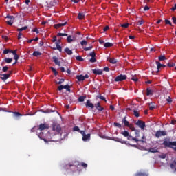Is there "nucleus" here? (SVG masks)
<instances>
[{"instance_id":"f257e3e1","label":"nucleus","mask_w":176,"mask_h":176,"mask_svg":"<svg viewBox=\"0 0 176 176\" xmlns=\"http://www.w3.org/2000/svg\"><path fill=\"white\" fill-rule=\"evenodd\" d=\"M61 135V126L57 123L52 124V129L51 131H49L47 134V138L50 141L56 142L58 141L57 139V135Z\"/></svg>"},{"instance_id":"f03ea898","label":"nucleus","mask_w":176,"mask_h":176,"mask_svg":"<svg viewBox=\"0 0 176 176\" xmlns=\"http://www.w3.org/2000/svg\"><path fill=\"white\" fill-rule=\"evenodd\" d=\"M162 145H164L165 148H170L173 151H176V141L170 142L168 140H164Z\"/></svg>"},{"instance_id":"7ed1b4c3","label":"nucleus","mask_w":176,"mask_h":176,"mask_svg":"<svg viewBox=\"0 0 176 176\" xmlns=\"http://www.w3.org/2000/svg\"><path fill=\"white\" fill-rule=\"evenodd\" d=\"M12 72L9 71L8 74H0L1 75L0 79H1V80L5 82L6 80H7V79H9V78H10V75H12Z\"/></svg>"},{"instance_id":"20e7f679","label":"nucleus","mask_w":176,"mask_h":176,"mask_svg":"<svg viewBox=\"0 0 176 176\" xmlns=\"http://www.w3.org/2000/svg\"><path fill=\"white\" fill-rule=\"evenodd\" d=\"M73 166H74V167H78V166H81L82 167H83L84 168H87V164L85 163V162H82V163H79L78 162H75L74 165L69 164V167H73Z\"/></svg>"},{"instance_id":"39448f33","label":"nucleus","mask_w":176,"mask_h":176,"mask_svg":"<svg viewBox=\"0 0 176 176\" xmlns=\"http://www.w3.org/2000/svg\"><path fill=\"white\" fill-rule=\"evenodd\" d=\"M126 79H127V76L120 74L114 80L115 82H123V80H126Z\"/></svg>"},{"instance_id":"423d86ee","label":"nucleus","mask_w":176,"mask_h":176,"mask_svg":"<svg viewBox=\"0 0 176 176\" xmlns=\"http://www.w3.org/2000/svg\"><path fill=\"white\" fill-rule=\"evenodd\" d=\"M166 135H167L166 131H157L155 133L156 138H160V137H164Z\"/></svg>"},{"instance_id":"0eeeda50","label":"nucleus","mask_w":176,"mask_h":176,"mask_svg":"<svg viewBox=\"0 0 176 176\" xmlns=\"http://www.w3.org/2000/svg\"><path fill=\"white\" fill-rule=\"evenodd\" d=\"M136 126H138V127H140L141 129V130H145V122H143L142 120H138L136 123H135Z\"/></svg>"},{"instance_id":"6e6552de","label":"nucleus","mask_w":176,"mask_h":176,"mask_svg":"<svg viewBox=\"0 0 176 176\" xmlns=\"http://www.w3.org/2000/svg\"><path fill=\"white\" fill-rule=\"evenodd\" d=\"M6 19H8L7 21V24H8V25H12L13 23L14 22V16L8 15Z\"/></svg>"},{"instance_id":"1a4fd4ad","label":"nucleus","mask_w":176,"mask_h":176,"mask_svg":"<svg viewBox=\"0 0 176 176\" xmlns=\"http://www.w3.org/2000/svg\"><path fill=\"white\" fill-rule=\"evenodd\" d=\"M67 41L68 43H71L72 42H75V41H76V36H75V35H73V36L69 35L67 38Z\"/></svg>"},{"instance_id":"9d476101","label":"nucleus","mask_w":176,"mask_h":176,"mask_svg":"<svg viewBox=\"0 0 176 176\" xmlns=\"http://www.w3.org/2000/svg\"><path fill=\"white\" fill-rule=\"evenodd\" d=\"M46 129H49V124H41L39 125L38 130H40V131H43V130H46Z\"/></svg>"},{"instance_id":"9b49d317","label":"nucleus","mask_w":176,"mask_h":176,"mask_svg":"<svg viewBox=\"0 0 176 176\" xmlns=\"http://www.w3.org/2000/svg\"><path fill=\"white\" fill-rule=\"evenodd\" d=\"M156 65H157V72H160V68H165L166 65H163L160 63L159 61H156Z\"/></svg>"},{"instance_id":"f8f14e48","label":"nucleus","mask_w":176,"mask_h":176,"mask_svg":"<svg viewBox=\"0 0 176 176\" xmlns=\"http://www.w3.org/2000/svg\"><path fill=\"white\" fill-rule=\"evenodd\" d=\"M113 141H116V142H120V144H126V142L120 139L119 138H113L111 139Z\"/></svg>"},{"instance_id":"ddd939ff","label":"nucleus","mask_w":176,"mask_h":176,"mask_svg":"<svg viewBox=\"0 0 176 176\" xmlns=\"http://www.w3.org/2000/svg\"><path fill=\"white\" fill-rule=\"evenodd\" d=\"M93 74L95 75H102V70L101 69H95L92 70Z\"/></svg>"},{"instance_id":"4468645a","label":"nucleus","mask_w":176,"mask_h":176,"mask_svg":"<svg viewBox=\"0 0 176 176\" xmlns=\"http://www.w3.org/2000/svg\"><path fill=\"white\" fill-rule=\"evenodd\" d=\"M85 106L87 108H91V109H93V108H94V104L91 103L90 100H87Z\"/></svg>"},{"instance_id":"2eb2a0df","label":"nucleus","mask_w":176,"mask_h":176,"mask_svg":"<svg viewBox=\"0 0 176 176\" xmlns=\"http://www.w3.org/2000/svg\"><path fill=\"white\" fill-rule=\"evenodd\" d=\"M149 173L148 172H138L135 174V176H148Z\"/></svg>"},{"instance_id":"dca6fc26","label":"nucleus","mask_w":176,"mask_h":176,"mask_svg":"<svg viewBox=\"0 0 176 176\" xmlns=\"http://www.w3.org/2000/svg\"><path fill=\"white\" fill-rule=\"evenodd\" d=\"M95 107L100 112H101V111H104V107H101V104L100 102H98L96 104H95Z\"/></svg>"},{"instance_id":"f3484780","label":"nucleus","mask_w":176,"mask_h":176,"mask_svg":"<svg viewBox=\"0 0 176 176\" xmlns=\"http://www.w3.org/2000/svg\"><path fill=\"white\" fill-rule=\"evenodd\" d=\"M52 59H53V62L56 64V65H58V67H60V62L58 61V58L56 56H53Z\"/></svg>"},{"instance_id":"a211bd4d","label":"nucleus","mask_w":176,"mask_h":176,"mask_svg":"<svg viewBox=\"0 0 176 176\" xmlns=\"http://www.w3.org/2000/svg\"><path fill=\"white\" fill-rule=\"evenodd\" d=\"M64 25H67V22H65L64 23H58L54 25V28L58 30V28H60V27H64Z\"/></svg>"},{"instance_id":"6ab92c4d","label":"nucleus","mask_w":176,"mask_h":176,"mask_svg":"<svg viewBox=\"0 0 176 176\" xmlns=\"http://www.w3.org/2000/svg\"><path fill=\"white\" fill-rule=\"evenodd\" d=\"M122 122L124 123V126H126V127H129V126H130V122H129V121L126 120V117H124L122 120Z\"/></svg>"},{"instance_id":"aec40b11","label":"nucleus","mask_w":176,"mask_h":176,"mask_svg":"<svg viewBox=\"0 0 176 176\" xmlns=\"http://www.w3.org/2000/svg\"><path fill=\"white\" fill-rule=\"evenodd\" d=\"M56 47H51L52 49H54V50H56L57 49V50H58L60 53L63 51V48L60 46V45H56Z\"/></svg>"},{"instance_id":"412c9836","label":"nucleus","mask_w":176,"mask_h":176,"mask_svg":"<svg viewBox=\"0 0 176 176\" xmlns=\"http://www.w3.org/2000/svg\"><path fill=\"white\" fill-rule=\"evenodd\" d=\"M108 61H109L111 64H116L118 63V60L115 59V58H109Z\"/></svg>"},{"instance_id":"4be33fe9","label":"nucleus","mask_w":176,"mask_h":176,"mask_svg":"<svg viewBox=\"0 0 176 176\" xmlns=\"http://www.w3.org/2000/svg\"><path fill=\"white\" fill-rule=\"evenodd\" d=\"M76 79H78V82H82L85 80V76L83 75H78L76 76Z\"/></svg>"},{"instance_id":"5701e85b","label":"nucleus","mask_w":176,"mask_h":176,"mask_svg":"<svg viewBox=\"0 0 176 176\" xmlns=\"http://www.w3.org/2000/svg\"><path fill=\"white\" fill-rule=\"evenodd\" d=\"M88 140H90V133L85 134L82 136V141H87Z\"/></svg>"},{"instance_id":"b1692460","label":"nucleus","mask_w":176,"mask_h":176,"mask_svg":"<svg viewBox=\"0 0 176 176\" xmlns=\"http://www.w3.org/2000/svg\"><path fill=\"white\" fill-rule=\"evenodd\" d=\"M146 96H153V90L150 89L149 87L146 89Z\"/></svg>"},{"instance_id":"393cba45","label":"nucleus","mask_w":176,"mask_h":176,"mask_svg":"<svg viewBox=\"0 0 176 176\" xmlns=\"http://www.w3.org/2000/svg\"><path fill=\"white\" fill-rule=\"evenodd\" d=\"M65 53H67L68 54V56H71V54H72V51L71 50V49H69V47H66L65 49Z\"/></svg>"},{"instance_id":"a878e982","label":"nucleus","mask_w":176,"mask_h":176,"mask_svg":"<svg viewBox=\"0 0 176 176\" xmlns=\"http://www.w3.org/2000/svg\"><path fill=\"white\" fill-rule=\"evenodd\" d=\"M32 56L34 57H39V56H42V54L38 51H34L32 54Z\"/></svg>"},{"instance_id":"bb28decb","label":"nucleus","mask_w":176,"mask_h":176,"mask_svg":"<svg viewBox=\"0 0 176 176\" xmlns=\"http://www.w3.org/2000/svg\"><path fill=\"white\" fill-rule=\"evenodd\" d=\"M148 152H151V153H157V152H159V151H157V149L156 148H150L148 149Z\"/></svg>"},{"instance_id":"cd10ccee","label":"nucleus","mask_w":176,"mask_h":176,"mask_svg":"<svg viewBox=\"0 0 176 176\" xmlns=\"http://www.w3.org/2000/svg\"><path fill=\"white\" fill-rule=\"evenodd\" d=\"M38 138H40V140H43L45 142H47V140H46L45 138H43V133H40L38 135Z\"/></svg>"},{"instance_id":"c85d7f7f","label":"nucleus","mask_w":176,"mask_h":176,"mask_svg":"<svg viewBox=\"0 0 176 176\" xmlns=\"http://www.w3.org/2000/svg\"><path fill=\"white\" fill-rule=\"evenodd\" d=\"M63 89H65L66 91L71 93V87L69 85H63Z\"/></svg>"},{"instance_id":"c756f323","label":"nucleus","mask_w":176,"mask_h":176,"mask_svg":"<svg viewBox=\"0 0 176 176\" xmlns=\"http://www.w3.org/2000/svg\"><path fill=\"white\" fill-rule=\"evenodd\" d=\"M132 140L133 141H135V142H142V143H145V142H146V140H138V138H132Z\"/></svg>"},{"instance_id":"7c9ffc66","label":"nucleus","mask_w":176,"mask_h":176,"mask_svg":"<svg viewBox=\"0 0 176 176\" xmlns=\"http://www.w3.org/2000/svg\"><path fill=\"white\" fill-rule=\"evenodd\" d=\"M4 61L7 64H10V63H12V61H13V58H5Z\"/></svg>"},{"instance_id":"2f4dec72","label":"nucleus","mask_w":176,"mask_h":176,"mask_svg":"<svg viewBox=\"0 0 176 176\" xmlns=\"http://www.w3.org/2000/svg\"><path fill=\"white\" fill-rule=\"evenodd\" d=\"M159 61H164V60H167V58H166V56L161 55L158 57Z\"/></svg>"},{"instance_id":"473e14b6","label":"nucleus","mask_w":176,"mask_h":176,"mask_svg":"<svg viewBox=\"0 0 176 176\" xmlns=\"http://www.w3.org/2000/svg\"><path fill=\"white\" fill-rule=\"evenodd\" d=\"M120 134H122V135H124L126 138L129 137V135H130V133H129V131H122L120 133Z\"/></svg>"},{"instance_id":"72a5a7b5","label":"nucleus","mask_w":176,"mask_h":176,"mask_svg":"<svg viewBox=\"0 0 176 176\" xmlns=\"http://www.w3.org/2000/svg\"><path fill=\"white\" fill-rule=\"evenodd\" d=\"M84 18H85V14L82 13V12H80L78 14V19H79V20H82Z\"/></svg>"},{"instance_id":"f704fd0d","label":"nucleus","mask_w":176,"mask_h":176,"mask_svg":"<svg viewBox=\"0 0 176 176\" xmlns=\"http://www.w3.org/2000/svg\"><path fill=\"white\" fill-rule=\"evenodd\" d=\"M51 70L52 71V72L54 73V75H55V76H57V75H58V72H57V70H56V68L51 67Z\"/></svg>"},{"instance_id":"c9c22d12","label":"nucleus","mask_w":176,"mask_h":176,"mask_svg":"<svg viewBox=\"0 0 176 176\" xmlns=\"http://www.w3.org/2000/svg\"><path fill=\"white\" fill-rule=\"evenodd\" d=\"M85 99H86V96H80L78 98V101L80 102H83V101H85Z\"/></svg>"},{"instance_id":"e433bc0d","label":"nucleus","mask_w":176,"mask_h":176,"mask_svg":"<svg viewBox=\"0 0 176 176\" xmlns=\"http://www.w3.org/2000/svg\"><path fill=\"white\" fill-rule=\"evenodd\" d=\"M131 131H135V127H134V125L133 124H130V125L128 126Z\"/></svg>"},{"instance_id":"4c0bfd02","label":"nucleus","mask_w":176,"mask_h":176,"mask_svg":"<svg viewBox=\"0 0 176 176\" xmlns=\"http://www.w3.org/2000/svg\"><path fill=\"white\" fill-rule=\"evenodd\" d=\"M76 59L77 60V61H84L85 59H83V58H82V56H76Z\"/></svg>"},{"instance_id":"58836bf2","label":"nucleus","mask_w":176,"mask_h":176,"mask_svg":"<svg viewBox=\"0 0 176 176\" xmlns=\"http://www.w3.org/2000/svg\"><path fill=\"white\" fill-rule=\"evenodd\" d=\"M27 28H28V27L24 26V27L21 28H18L17 30L19 32H21V31H24V30H27Z\"/></svg>"},{"instance_id":"ea45409f","label":"nucleus","mask_w":176,"mask_h":176,"mask_svg":"<svg viewBox=\"0 0 176 176\" xmlns=\"http://www.w3.org/2000/svg\"><path fill=\"white\" fill-rule=\"evenodd\" d=\"M97 97H98V98H100V100H102V101H105V102H107V99H105V97H104V96L100 95Z\"/></svg>"},{"instance_id":"a19ab883","label":"nucleus","mask_w":176,"mask_h":176,"mask_svg":"<svg viewBox=\"0 0 176 176\" xmlns=\"http://www.w3.org/2000/svg\"><path fill=\"white\" fill-rule=\"evenodd\" d=\"M133 131L135 132L136 137L138 138L140 137V130L135 129V131Z\"/></svg>"},{"instance_id":"79ce46f5","label":"nucleus","mask_w":176,"mask_h":176,"mask_svg":"<svg viewBox=\"0 0 176 176\" xmlns=\"http://www.w3.org/2000/svg\"><path fill=\"white\" fill-rule=\"evenodd\" d=\"M10 52H11V50L6 49L3 50V54H8V53H10Z\"/></svg>"},{"instance_id":"37998d69","label":"nucleus","mask_w":176,"mask_h":176,"mask_svg":"<svg viewBox=\"0 0 176 176\" xmlns=\"http://www.w3.org/2000/svg\"><path fill=\"white\" fill-rule=\"evenodd\" d=\"M65 80L64 78H61L58 82H56V85H61L62 83H64V81Z\"/></svg>"},{"instance_id":"c03bdc74","label":"nucleus","mask_w":176,"mask_h":176,"mask_svg":"<svg viewBox=\"0 0 176 176\" xmlns=\"http://www.w3.org/2000/svg\"><path fill=\"white\" fill-rule=\"evenodd\" d=\"M57 36H68V34L65 33H58Z\"/></svg>"},{"instance_id":"a18cd8bd","label":"nucleus","mask_w":176,"mask_h":176,"mask_svg":"<svg viewBox=\"0 0 176 176\" xmlns=\"http://www.w3.org/2000/svg\"><path fill=\"white\" fill-rule=\"evenodd\" d=\"M133 113H134V116H135L136 118H139L140 117V113H138V111L134 110L133 111Z\"/></svg>"},{"instance_id":"49530a36","label":"nucleus","mask_w":176,"mask_h":176,"mask_svg":"<svg viewBox=\"0 0 176 176\" xmlns=\"http://www.w3.org/2000/svg\"><path fill=\"white\" fill-rule=\"evenodd\" d=\"M114 126H115L116 127H118V129H122V124H119V123H118V122H115V123H114Z\"/></svg>"},{"instance_id":"de8ad7c7","label":"nucleus","mask_w":176,"mask_h":176,"mask_svg":"<svg viewBox=\"0 0 176 176\" xmlns=\"http://www.w3.org/2000/svg\"><path fill=\"white\" fill-rule=\"evenodd\" d=\"M8 69H9V67L8 66H4L2 69L3 72H8Z\"/></svg>"},{"instance_id":"09e8293b","label":"nucleus","mask_w":176,"mask_h":176,"mask_svg":"<svg viewBox=\"0 0 176 176\" xmlns=\"http://www.w3.org/2000/svg\"><path fill=\"white\" fill-rule=\"evenodd\" d=\"M166 101L168 104H171L173 102V100L171 99V97L168 96V98H166Z\"/></svg>"},{"instance_id":"8fccbe9b","label":"nucleus","mask_w":176,"mask_h":176,"mask_svg":"<svg viewBox=\"0 0 176 176\" xmlns=\"http://www.w3.org/2000/svg\"><path fill=\"white\" fill-rule=\"evenodd\" d=\"M89 61L90 63H96V61H97V59H96V57H91Z\"/></svg>"},{"instance_id":"3c124183","label":"nucleus","mask_w":176,"mask_h":176,"mask_svg":"<svg viewBox=\"0 0 176 176\" xmlns=\"http://www.w3.org/2000/svg\"><path fill=\"white\" fill-rule=\"evenodd\" d=\"M87 43L90 44L91 43L86 41V40H83L82 41H81V45H87Z\"/></svg>"},{"instance_id":"603ef678","label":"nucleus","mask_w":176,"mask_h":176,"mask_svg":"<svg viewBox=\"0 0 176 176\" xmlns=\"http://www.w3.org/2000/svg\"><path fill=\"white\" fill-rule=\"evenodd\" d=\"M151 104L152 103H149L148 105H149V109L150 111H153L156 107L153 105V106H151Z\"/></svg>"},{"instance_id":"864d4df0","label":"nucleus","mask_w":176,"mask_h":176,"mask_svg":"<svg viewBox=\"0 0 176 176\" xmlns=\"http://www.w3.org/2000/svg\"><path fill=\"white\" fill-rule=\"evenodd\" d=\"M168 67H169L170 68H171L172 67H175V63H168Z\"/></svg>"},{"instance_id":"5fc2aeb1","label":"nucleus","mask_w":176,"mask_h":176,"mask_svg":"<svg viewBox=\"0 0 176 176\" xmlns=\"http://www.w3.org/2000/svg\"><path fill=\"white\" fill-rule=\"evenodd\" d=\"M14 115L16 118H19V116H21V113L19 112H14Z\"/></svg>"},{"instance_id":"6e6d98bb","label":"nucleus","mask_w":176,"mask_h":176,"mask_svg":"<svg viewBox=\"0 0 176 176\" xmlns=\"http://www.w3.org/2000/svg\"><path fill=\"white\" fill-rule=\"evenodd\" d=\"M73 131H80V129L78 126H74L73 128Z\"/></svg>"},{"instance_id":"4d7b16f0","label":"nucleus","mask_w":176,"mask_h":176,"mask_svg":"<svg viewBox=\"0 0 176 176\" xmlns=\"http://www.w3.org/2000/svg\"><path fill=\"white\" fill-rule=\"evenodd\" d=\"M91 49H93V46H90L88 47H84V50H85V52H87L88 50H90Z\"/></svg>"},{"instance_id":"13d9d810","label":"nucleus","mask_w":176,"mask_h":176,"mask_svg":"<svg viewBox=\"0 0 176 176\" xmlns=\"http://www.w3.org/2000/svg\"><path fill=\"white\" fill-rule=\"evenodd\" d=\"M121 27L123 28H127V27H129V23L122 24Z\"/></svg>"},{"instance_id":"bf43d9fd","label":"nucleus","mask_w":176,"mask_h":176,"mask_svg":"<svg viewBox=\"0 0 176 176\" xmlns=\"http://www.w3.org/2000/svg\"><path fill=\"white\" fill-rule=\"evenodd\" d=\"M131 80H133L134 82H138V78L135 76L132 77Z\"/></svg>"},{"instance_id":"052dcab7","label":"nucleus","mask_w":176,"mask_h":176,"mask_svg":"<svg viewBox=\"0 0 176 176\" xmlns=\"http://www.w3.org/2000/svg\"><path fill=\"white\" fill-rule=\"evenodd\" d=\"M89 56H91V57H96V52H92L89 54Z\"/></svg>"},{"instance_id":"680f3d73","label":"nucleus","mask_w":176,"mask_h":176,"mask_svg":"<svg viewBox=\"0 0 176 176\" xmlns=\"http://www.w3.org/2000/svg\"><path fill=\"white\" fill-rule=\"evenodd\" d=\"M19 55L18 54H15L14 55V59L15 60V61H17L19 60Z\"/></svg>"},{"instance_id":"e2e57ef3","label":"nucleus","mask_w":176,"mask_h":176,"mask_svg":"<svg viewBox=\"0 0 176 176\" xmlns=\"http://www.w3.org/2000/svg\"><path fill=\"white\" fill-rule=\"evenodd\" d=\"M16 52H17V50H11V51H10V53H12L14 56H16V54H17L16 53Z\"/></svg>"},{"instance_id":"0e129e2a","label":"nucleus","mask_w":176,"mask_h":176,"mask_svg":"<svg viewBox=\"0 0 176 176\" xmlns=\"http://www.w3.org/2000/svg\"><path fill=\"white\" fill-rule=\"evenodd\" d=\"M103 71H105L106 72H109V67H104Z\"/></svg>"},{"instance_id":"69168bd1","label":"nucleus","mask_w":176,"mask_h":176,"mask_svg":"<svg viewBox=\"0 0 176 176\" xmlns=\"http://www.w3.org/2000/svg\"><path fill=\"white\" fill-rule=\"evenodd\" d=\"M63 85H60L58 87V90H59V91H61V90H63Z\"/></svg>"},{"instance_id":"338daca9","label":"nucleus","mask_w":176,"mask_h":176,"mask_svg":"<svg viewBox=\"0 0 176 176\" xmlns=\"http://www.w3.org/2000/svg\"><path fill=\"white\" fill-rule=\"evenodd\" d=\"M165 23L166 24H169V25H172L171 22L170 21L167 20V19L165 20Z\"/></svg>"},{"instance_id":"774afa93","label":"nucleus","mask_w":176,"mask_h":176,"mask_svg":"<svg viewBox=\"0 0 176 176\" xmlns=\"http://www.w3.org/2000/svg\"><path fill=\"white\" fill-rule=\"evenodd\" d=\"M172 20H173L174 24H176V17L175 16H173L172 17Z\"/></svg>"}]
</instances>
